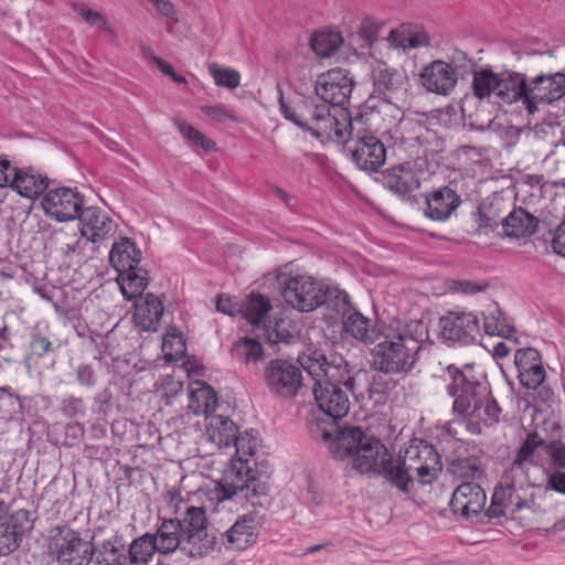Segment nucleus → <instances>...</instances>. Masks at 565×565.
Wrapping results in <instances>:
<instances>
[{
  "mask_svg": "<svg viewBox=\"0 0 565 565\" xmlns=\"http://www.w3.org/2000/svg\"><path fill=\"white\" fill-rule=\"evenodd\" d=\"M545 459L546 443L536 433L529 434L513 460L512 469H522L525 462L544 466Z\"/></svg>",
  "mask_w": 565,
  "mask_h": 565,
  "instance_id": "31",
  "label": "nucleus"
},
{
  "mask_svg": "<svg viewBox=\"0 0 565 565\" xmlns=\"http://www.w3.org/2000/svg\"><path fill=\"white\" fill-rule=\"evenodd\" d=\"M486 501V492L478 483L463 482L454 490L450 507L454 513L470 518L483 511Z\"/></svg>",
  "mask_w": 565,
  "mask_h": 565,
  "instance_id": "22",
  "label": "nucleus"
},
{
  "mask_svg": "<svg viewBox=\"0 0 565 565\" xmlns=\"http://www.w3.org/2000/svg\"><path fill=\"white\" fill-rule=\"evenodd\" d=\"M298 363L312 379V395L318 408L333 420L344 417L350 409L349 393L358 395V380L362 374L341 354L328 355L317 349H307Z\"/></svg>",
  "mask_w": 565,
  "mask_h": 565,
  "instance_id": "2",
  "label": "nucleus"
},
{
  "mask_svg": "<svg viewBox=\"0 0 565 565\" xmlns=\"http://www.w3.org/2000/svg\"><path fill=\"white\" fill-rule=\"evenodd\" d=\"M183 515L177 514L175 518L164 519L158 526L157 532L152 534L157 553L169 555L177 550H182L184 536Z\"/></svg>",
  "mask_w": 565,
  "mask_h": 565,
  "instance_id": "26",
  "label": "nucleus"
},
{
  "mask_svg": "<svg viewBox=\"0 0 565 565\" xmlns=\"http://www.w3.org/2000/svg\"><path fill=\"white\" fill-rule=\"evenodd\" d=\"M217 397L214 390L206 384H199L196 388L191 390L189 395V409L194 415H205L215 411Z\"/></svg>",
  "mask_w": 565,
  "mask_h": 565,
  "instance_id": "37",
  "label": "nucleus"
},
{
  "mask_svg": "<svg viewBox=\"0 0 565 565\" xmlns=\"http://www.w3.org/2000/svg\"><path fill=\"white\" fill-rule=\"evenodd\" d=\"M83 203V196L78 192L70 188H58L45 193L42 207L49 217L67 222L78 217Z\"/></svg>",
  "mask_w": 565,
  "mask_h": 565,
  "instance_id": "17",
  "label": "nucleus"
},
{
  "mask_svg": "<svg viewBox=\"0 0 565 565\" xmlns=\"http://www.w3.org/2000/svg\"><path fill=\"white\" fill-rule=\"evenodd\" d=\"M78 220L82 235L94 243L106 239L116 226L109 214L97 206L83 209Z\"/></svg>",
  "mask_w": 565,
  "mask_h": 565,
  "instance_id": "25",
  "label": "nucleus"
},
{
  "mask_svg": "<svg viewBox=\"0 0 565 565\" xmlns=\"http://www.w3.org/2000/svg\"><path fill=\"white\" fill-rule=\"evenodd\" d=\"M264 328L267 341L274 344H288L297 335V329L289 319L275 318L274 321H269V323L265 324Z\"/></svg>",
  "mask_w": 565,
  "mask_h": 565,
  "instance_id": "41",
  "label": "nucleus"
},
{
  "mask_svg": "<svg viewBox=\"0 0 565 565\" xmlns=\"http://www.w3.org/2000/svg\"><path fill=\"white\" fill-rule=\"evenodd\" d=\"M546 457L550 458L551 463L558 468H565V444L559 440L546 443Z\"/></svg>",
  "mask_w": 565,
  "mask_h": 565,
  "instance_id": "56",
  "label": "nucleus"
},
{
  "mask_svg": "<svg viewBox=\"0 0 565 565\" xmlns=\"http://www.w3.org/2000/svg\"><path fill=\"white\" fill-rule=\"evenodd\" d=\"M74 10L83 18V20L92 26L103 29L109 35L115 36V31L108 23L107 19L98 11L89 9L87 6L74 4Z\"/></svg>",
  "mask_w": 565,
  "mask_h": 565,
  "instance_id": "54",
  "label": "nucleus"
},
{
  "mask_svg": "<svg viewBox=\"0 0 565 565\" xmlns=\"http://www.w3.org/2000/svg\"><path fill=\"white\" fill-rule=\"evenodd\" d=\"M409 344L393 334L384 335L372 350L374 367L386 374L407 373L415 363V342Z\"/></svg>",
  "mask_w": 565,
  "mask_h": 565,
  "instance_id": "8",
  "label": "nucleus"
},
{
  "mask_svg": "<svg viewBox=\"0 0 565 565\" xmlns=\"http://www.w3.org/2000/svg\"><path fill=\"white\" fill-rule=\"evenodd\" d=\"M449 470L455 476L463 479L476 478L482 473L478 459L473 457L454 460Z\"/></svg>",
  "mask_w": 565,
  "mask_h": 565,
  "instance_id": "53",
  "label": "nucleus"
},
{
  "mask_svg": "<svg viewBox=\"0 0 565 565\" xmlns=\"http://www.w3.org/2000/svg\"><path fill=\"white\" fill-rule=\"evenodd\" d=\"M398 340L407 347L412 341L415 342V353L420 349V343L428 338L427 326L422 320H411L396 333H393Z\"/></svg>",
  "mask_w": 565,
  "mask_h": 565,
  "instance_id": "45",
  "label": "nucleus"
},
{
  "mask_svg": "<svg viewBox=\"0 0 565 565\" xmlns=\"http://www.w3.org/2000/svg\"><path fill=\"white\" fill-rule=\"evenodd\" d=\"M390 467L388 482L404 493L411 491L409 486L414 480L423 484L433 482L443 468L435 447L419 439L412 440L401 450Z\"/></svg>",
  "mask_w": 565,
  "mask_h": 565,
  "instance_id": "4",
  "label": "nucleus"
},
{
  "mask_svg": "<svg viewBox=\"0 0 565 565\" xmlns=\"http://www.w3.org/2000/svg\"><path fill=\"white\" fill-rule=\"evenodd\" d=\"M364 446L353 456L352 467L361 472H373L383 476L388 481L390 466L393 465V457L386 447L376 438L364 441Z\"/></svg>",
  "mask_w": 565,
  "mask_h": 565,
  "instance_id": "18",
  "label": "nucleus"
},
{
  "mask_svg": "<svg viewBox=\"0 0 565 565\" xmlns=\"http://www.w3.org/2000/svg\"><path fill=\"white\" fill-rule=\"evenodd\" d=\"M259 532L260 522L257 515L242 514L221 534V544L228 551H244L256 544Z\"/></svg>",
  "mask_w": 565,
  "mask_h": 565,
  "instance_id": "20",
  "label": "nucleus"
},
{
  "mask_svg": "<svg viewBox=\"0 0 565 565\" xmlns=\"http://www.w3.org/2000/svg\"><path fill=\"white\" fill-rule=\"evenodd\" d=\"M497 503L508 509L512 514L522 510V497L513 484L499 486L494 489L493 495Z\"/></svg>",
  "mask_w": 565,
  "mask_h": 565,
  "instance_id": "48",
  "label": "nucleus"
},
{
  "mask_svg": "<svg viewBox=\"0 0 565 565\" xmlns=\"http://www.w3.org/2000/svg\"><path fill=\"white\" fill-rule=\"evenodd\" d=\"M207 70L217 86L234 89L241 84V74L234 68L222 67L213 62L207 65Z\"/></svg>",
  "mask_w": 565,
  "mask_h": 565,
  "instance_id": "50",
  "label": "nucleus"
},
{
  "mask_svg": "<svg viewBox=\"0 0 565 565\" xmlns=\"http://www.w3.org/2000/svg\"><path fill=\"white\" fill-rule=\"evenodd\" d=\"M324 291L327 299L323 306L334 310L337 315L342 317V320L350 311L355 310L350 302L349 295L344 290H341L335 286L324 285Z\"/></svg>",
  "mask_w": 565,
  "mask_h": 565,
  "instance_id": "46",
  "label": "nucleus"
},
{
  "mask_svg": "<svg viewBox=\"0 0 565 565\" xmlns=\"http://www.w3.org/2000/svg\"><path fill=\"white\" fill-rule=\"evenodd\" d=\"M279 107L287 120L318 139L337 143L353 140L351 158L361 170L373 172L384 164L386 148L372 134V124L377 119V114L360 113L352 118L344 109L332 113L328 106L316 105L308 98L286 100L281 90Z\"/></svg>",
  "mask_w": 565,
  "mask_h": 565,
  "instance_id": "1",
  "label": "nucleus"
},
{
  "mask_svg": "<svg viewBox=\"0 0 565 565\" xmlns=\"http://www.w3.org/2000/svg\"><path fill=\"white\" fill-rule=\"evenodd\" d=\"M483 329L484 332L490 337L498 335L511 341L513 344L518 343V340L514 337L516 330L512 319L507 316V313L503 312L498 307V305H494L492 309L484 313Z\"/></svg>",
  "mask_w": 565,
  "mask_h": 565,
  "instance_id": "33",
  "label": "nucleus"
},
{
  "mask_svg": "<svg viewBox=\"0 0 565 565\" xmlns=\"http://www.w3.org/2000/svg\"><path fill=\"white\" fill-rule=\"evenodd\" d=\"M422 172L412 162L391 168L384 178L385 186L403 199L411 200L413 192L420 186Z\"/></svg>",
  "mask_w": 565,
  "mask_h": 565,
  "instance_id": "24",
  "label": "nucleus"
},
{
  "mask_svg": "<svg viewBox=\"0 0 565 565\" xmlns=\"http://www.w3.org/2000/svg\"><path fill=\"white\" fill-rule=\"evenodd\" d=\"M233 354L244 362H257L264 356L263 345L259 341L244 337L233 345Z\"/></svg>",
  "mask_w": 565,
  "mask_h": 565,
  "instance_id": "47",
  "label": "nucleus"
},
{
  "mask_svg": "<svg viewBox=\"0 0 565 565\" xmlns=\"http://www.w3.org/2000/svg\"><path fill=\"white\" fill-rule=\"evenodd\" d=\"M342 324L347 334L362 343H373L380 339L372 320L363 316L356 309L345 316L342 320Z\"/></svg>",
  "mask_w": 565,
  "mask_h": 565,
  "instance_id": "30",
  "label": "nucleus"
},
{
  "mask_svg": "<svg viewBox=\"0 0 565 565\" xmlns=\"http://www.w3.org/2000/svg\"><path fill=\"white\" fill-rule=\"evenodd\" d=\"M419 77L427 90L448 95L458 82V72L451 64L436 60L422 70Z\"/></svg>",
  "mask_w": 565,
  "mask_h": 565,
  "instance_id": "21",
  "label": "nucleus"
},
{
  "mask_svg": "<svg viewBox=\"0 0 565 565\" xmlns=\"http://www.w3.org/2000/svg\"><path fill=\"white\" fill-rule=\"evenodd\" d=\"M109 260L113 267L118 273L116 282L129 281L134 282H148L154 279L150 271L143 267L138 266L140 262V252L136 248L135 244L128 238H121L115 242L109 253Z\"/></svg>",
  "mask_w": 565,
  "mask_h": 565,
  "instance_id": "12",
  "label": "nucleus"
},
{
  "mask_svg": "<svg viewBox=\"0 0 565 565\" xmlns=\"http://www.w3.org/2000/svg\"><path fill=\"white\" fill-rule=\"evenodd\" d=\"M17 170L10 161L0 158V188L12 185Z\"/></svg>",
  "mask_w": 565,
  "mask_h": 565,
  "instance_id": "61",
  "label": "nucleus"
},
{
  "mask_svg": "<svg viewBox=\"0 0 565 565\" xmlns=\"http://www.w3.org/2000/svg\"><path fill=\"white\" fill-rule=\"evenodd\" d=\"M169 505L175 514L183 515L184 536L181 552L193 558H202L215 551L216 536L207 532V520L202 507L183 502L180 492H169Z\"/></svg>",
  "mask_w": 565,
  "mask_h": 565,
  "instance_id": "5",
  "label": "nucleus"
},
{
  "mask_svg": "<svg viewBox=\"0 0 565 565\" xmlns=\"http://www.w3.org/2000/svg\"><path fill=\"white\" fill-rule=\"evenodd\" d=\"M440 339L449 344L468 345L481 334L480 320L473 312L449 311L439 319Z\"/></svg>",
  "mask_w": 565,
  "mask_h": 565,
  "instance_id": "11",
  "label": "nucleus"
},
{
  "mask_svg": "<svg viewBox=\"0 0 565 565\" xmlns=\"http://www.w3.org/2000/svg\"><path fill=\"white\" fill-rule=\"evenodd\" d=\"M374 437L367 436L361 427L351 426L344 427L338 431L333 438L330 449L338 458H344L347 456H354L360 447L364 446V441L373 439Z\"/></svg>",
  "mask_w": 565,
  "mask_h": 565,
  "instance_id": "28",
  "label": "nucleus"
},
{
  "mask_svg": "<svg viewBox=\"0 0 565 565\" xmlns=\"http://www.w3.org/2000/svg\"><path fill=\"white\" fill-rule=\"evenodd\" d=\"M61 412L67 418L84 417L86 406L81 397L67 396L61 402Z\"/></svg>",
  "mask_w": 565,
  "mask_h": 565,
  "instance_id": "55",
  "label": "nucleus"
},
{
  "mask_svg": "<svg viewBox=\"0 0 565 565\" xmlns=\"http://www.w3.org/2000/svg\"><path fill=\"white\" fill-rule=\"evenodd\" d=\"M206 435L220 448L232 447L238 435V428L228 417L213 415L206 424Z\"/></svg>",
  "mask_w": 565,
  "mask_h": 565,
  "instance_id": "32",
  "label": "nucleus"
},
{
  "mask_svg": "<svg viewBox=\"0 0 565 565\" xmlns=\"http://www.w3.org/2000/svg\"><path fill=\"white\" fill-rule=\"evenodd\" d=\"M268 281L278 282H308L313 280L311 276L301 271L292 262L285 264L282 267L277 268L273 273H268L266 276Z\"/></svg>",
  "mask_w": 565,
  "mask_h": 565,
  "instance_id": "49",
  "label": "nucleus"
},
{
  "mask_svg": "<svg viewBox=\"0 0 565 565\" xmlns=\"http://www.w3.org/2000/svg\"><path fill=\"white\" fill-rule=\"evenodd\" d=\"M509 203L499 195L492 196L488 202H484L479 207V227L495 228L499 224L502 225V218Z\"/></svg>",
  "mask_w": 565,
  "mask_h": 565,
  "instance_id": "38",
  "label": "nucleus"
},
{
  "mask_svg": "<svg viewBox=\"0 0 565 565\" xmlns=\"http://www.w3.org/2000/svg\"><path fill=\"white\" fill-rule=\"evenodd\" d=\"M20 514L24 515L25 512H18L10 521L0 523V556L10 554L19 546L24 533V527L18 523Z\"/></svg>",
  "mask_w": 565,
  "mask_h": 565,
  "instance_id": "39",
  "label": "nucleus"
},
{
  "mask_svg": "<svg viewBox=\"0 0 565 565\" xmlns=\"http://www.w3.org/2000/svg\"><path fill=\"white\" fill-rule=\"evenodd\" d=\"M449 396L454 397L452 412L468 418L467 429L475 435L481 433V424L491 426L499 422L501 408L491 396L486 375L476 371L473 364L446 367Z\"/></svg>",
  "mask_w": 565,
  "mask_h": 565,
  "instance_id": "3",
  "label": "nucleus"
},
{
  "mask_svg": "<svg viewBox=\"0 0 565 565\" xmlns=\"http://www.w3.org/2000/svg\"><path fill=\"white\" fill-rule=\"evenodd\" d=\"M31 354L43 356L52 351V342L40 333H32L30 342Z\"/></svg>",
  "mask_w": 565,
  "mask_h": 565,
  "instance_id": "59",
  "label": "nucleus"
},
{
  "mask_svg": "<svg viewBox=\"0 0 565 565\" xmlns=\"http://www.w3.org/2000/svg\"><path fill=\"white\" fill-rule=\"evenodd\" d=\"M76 379L83 386H93L96 382L95 372L88 364H81L77 366Z\"/></svg>",
  "mask_w": 565,
  "mask_h": 565,
  "instance_id": "62",
  "label": "nucleus"
},
{
  "mask_svg": "<svg viewBox=\"0 0 565 565\" xmlns=\"http://www.w3.org/2000/svg\"><path fill=\"white\" fill-rule=\"evenodd\" d=\"M46 178L33 170H17L13 188L20 195L34 199L46 188Z\"/></svg>",
  "mask_w": 565,
  "mask_h": 565,
  "instance_id": "36",
  "label": "nucleus"
},
{
  "mask_svg": "<svg viewBox=\"0 0 565 565\" xmlns=\"http://www.w3.org/2000/svg\"><path fill=\"white\" fill-rule=\"evenodd\" d=\"M514 365L518 371V379L523 387L527 390L540 388L539 396L543 403L553 398V391L544 386L546 371L536 349H518L514 353Z\"/></svg>",
  "mask_w": 565,
  "mask_h": 565,
  "instance_id": "10",
  "label": "nucleus"
},
{
  "mask_svg": "<svg viewBox=\"0 0 565 565\" xmlns=\"http://www.w3.org/2000/svg\"><path fill=\"white\" fill-rule=\"evenodd\" d=\"M353 79L349 72L342 68H332L319 75L316 82V93L330 109L332 106H343L353 89Z\"/></svg>",
  "mask_w": 565,
  "mask_h": 565,
  "instance_id": "16",
  "label": "nucleus"
},
{
  "mask_svg": "<svg viewBox=\"0 0 565 565\" xmlns=\"http://www.w3.org/2000/svg\"><path fill=\"white\" fill-rule=\"evenodd\" d=\"M186 350L183 333L175 327H170L162 338V351L167 361L180 360Z\"/></svg>",
  "mask_w": 565,
  "mask_h": 565,
  "instance_id": "44",
  "label": "nucleus"
},
{
  "mask_svg": "<svg viewBox=\"0 0 565 565\" xmlns=\"http://www.w3.org/2000/svg\"><path fill=\"white\" fill-rule=\"evenodd\" d=\"M156 552L152 534L146 533L131 542L127 559L132 564H147Z\"/></svg>",
  "mask_w": 565,
  "mask_h": 565,
  "instance_id": "43",
  "label": "nucleus"
},
{
  "mask_svg": "<svg viewBox=\"0 0 565 565\" xmlns=\"http://www.w3.org/2000/svg\"><path fill=\"white\" fill-rule=\"evenodd\" d=\"M90 559L96 565H122L127 561L126 548L122 540L116 535L96 543L92 547Z\"/></svg>",
  "mask_w": 565,
  "mask_h": 565,
  "instance_id": "29",
  "label": "nucleus"
},
{
  "mask_svg": "<svg viewBox=\"0 0 565 565\" xmlns=\"http://www.w3.org/2000/svg\"><path fill=\"white\" fill-rule=\"evenodd\" d=\"M425 215L433 221H446L459 206L461 200L449 186H443L426 195Z\"/></svg>",
  "mask_w": 565,
  "mask_h": 565,
  "instance_id": "27",
  "label": "nucleus"
},
{
  "mask_svg": "<svg viewBox=\"0 0 565 565\" xmlns=\"http://www.w3.org/2000/svg\"><path fill=\"white\" fill-rule=\"evenodd\" d=\"M343 43L338 31H320L311 38V47L320 57L331 56Z\"/></svg>",
  "mask_w": 565,
  "mask_h": 565,
  "instance_id": "42",
  "label": "nucleus"
},
{
  "mask_svg": "<svg viewBox=\"0 0 565 565\" xmlns=\"http://www.w3.org/2000/svg\"><path fill=\"white\" fill-rule=\"evenodd\" d=\"M258 445V437L253 429L238 434L233 445L236 449V459H248L254 456Z\"/></svg>",
  "mask_w": 565,
  "mask_h": 565,
  "instance_id": "52",
  "label": "nucleus"
},
{
  "mask_svg": "<svg viewBox=\"0 0 565 565\" xmlns=\"http://www.w3.org/2000/svg\"><path fill=\"white\" fill-rule=\"evenodd\" d=\"M265 382L271 393L282 397H294L302 387V375L294 363L275 359L266 365Z\"/></svg>",
  "mask_w": 565,
  "mask_h": 565,
  "instance_id": "14",
  "label": "nucleus"
},
{
  "mask_svg": "<svg viewBox=\"0 0 565 565\" xmlns=\"http://www.w3.org/2000/svg\"><path fill=\"white\" fill-rule=\"evenodd\" d=\"M372 73L375 90L382 95L385 100L396 104L405 99L408 85V77L405 71L379 62L373 67Z\"/></svg>",
  "mask_w": 565,
  "mask_h": 565,
  "instance_id": "19",
  "label": "nucleus"
},
{
  "mask_svg": "<svg viewBox=\"0 0 565 565\" xmlns=\"http://www.w3.org/2000/svg\"><path fill=\"white\" fill-rule=\"evenodd\" d=\"M173 122L177 126L179 132L193 145L199 146L206 151L213 150L215 148L214 141L206 138L202 132H200L186 121L175 118Z\"/></svg>",
  "mask_w": 565,
  "mask_h": 565,
  "instance_id": "51",
  "label": "nucleus"
},
{
  "mask_svg": "<svg viewBox=\"0 0 565 565\" xmlns=\"http://www.w3.org/2000/svg\"><path fill=\"white\" fill-rule=\"evenodd\" d=\"M282 297L288 305L302 312L323 306L327 299L324 285H285Z\"/></svg>",
  "mask_w": 565,
  "mask_h": 565,
  "instance_id": "23",
  "label": "nucleus"
},
{
  "mask_svg": "<svg viewBox=\"0 0 565 565\" xmlns=\"http://www.w3.org/2000/svg\"><path fill=\"white\" fill-rule=\"evenodd\" d=\"M147 285H118L127 300H135L134 321L143 331H156L163 316L162 300L145 292Z\"/></svg>",
  "mask_w": 565,
  "mask_h": 565,
  "instance_id": "9",
  "label": "nucleus"
},
{
  "mask_svg": "<svg viewBox=\"0 0 565 565\" xmlns=\"http://www.w3.org/2000/svg\"><path fill=\"white\" fill-rule=\"evenodd\" d=\"M520 83L516 72L497 74L490 70H482L473 74L472 89L475 96L480 99L494 95L502 103L512 104L515 103L514 88Z\"/></svg>",
  "mask_w": 565,
  "mask_h": 565,
  "instance_id": "13",
  "label": "nucleus"
},
{
  "mask_svg": "<svg viewBox=\"0 0 565 565\" xmlns=\"http://www.w3.org/2000/svg\"><path fill=\"white\" fill-rule=\"evenodd\" d=\"M388 41L394 47L408 50L427 46L429 36L423 31L401 28L390 32Z\"/></svg>",
  "mask_w": 565,
  "mask_h": 565,
  "instance_id": "40",
  "label": "nucleus"
},
{
  "mask_svg": "<svg viewBox=\"0 0 565 565\" xmlns=\"http://www.w3.org/2000/svg\"><path fill=\"white\" fill-rule=\"evenodd\" d=\"M222 499L245 500L255 504L254 499L267 492V484L248 465V459H234L223 471L218 481Z\"/></svg>",
  "mask_w": 565,
  "mask_h": 565,
  "instance_id": "6",
  "label": "nucleus"
},
{
  "mask_svg": "<svg viewBox=\"0 0 565 565\" xmlns=\"http://www.w3.org/2000/svg\"><path fill=\"white\" fill-rule=\"evenodd\" d=\"M552 490L559 492L562 494H565V472L555 471V472L550 473L547 476L546 487L543 489H540V491L543 493V495L550 494V492Z\"/></svg>",
  "mask_w": 565,
  "mask_h": 565,
  "instance_id": "57",
  "label": "nucleus"
},
{
  "mask_svg": "<svg viewBox=\"0 0 565 565\" xmlns=\"http://www.w3.org/2000/svg\"><path fill=\"white\" fill-rule=\"evenodd\" d=\"M241 303L234 301L231 297L221 295L216 301V309L228 316H234L239 312Z\"/></svg>",
  "mask_w": 565,
  "mask_h": 565,
  "instance_id": "63",
  "label": "nucleus"
},
{
  "mask_svg": "<svg viewBox=\"0 0 565 565\" xmlns=\"http://www.w3.org/2000/svg\"><path fill=\"white\" fill-rule=\"evenodd\" d=\"M516 76L521 83L514 88L515 102H522L529 114H534L539 105L552 104L564 96V73L541 74L531 79L522 73H516Z\"/></svg>",
  "mask_w": 565,
  "mask_h": 565,
  "instance_id": "7",
  "label": "nucleus"
},
{
  "mask_svg": "<svg viewBox=\"0 0 565 565\" xmlns=\"http://www.w3.org/2000/svg\"><path fill=\"white\" fill-rule=\"evenodd\" d=\"M504 234L509 237H521L535 232L537 218L523 209H513L502 218Z\"/></svg>",
  "mask_w": 565,
  "mask_h": 565,
  "instance_id": "34",
  "label": "nucleus"
},
{
  "mask_svg": "<svg viewBox=\"0 0 565 565\" xmlns=\"http://www.w3.org/2000/svg\"><path fill=\"white\" fill-rule=\"evenodd\" d=\"M269 299L260 294L252 292L239 306V313L253 326H265L267 315L271 310Z\"/></svg>",
  "mask_w": 565,
  "mask_h": 565,
  "instance_id": "35",
  "label": "nucleus"
},
{
  "mask_svg": "<svg viewBox=\"0 0 565 565\" xmlns=\"http://www.w3.org/2000/svg\"><path fill=\"white\" fill-rule=\"evenodd\" d=\"M201 110L204 115L220 122H225L226 120L237 121V117L231 114L223 105L202 106Z\"/></svg>",
  "mask_w": 565,
  "mask_h": 565,
  "instance_id": "58",
  "label": "nucleus"
},
{
  "mask_svg": "<svg viewBox=\"0 0 565 565\" xmlns=\"http://www.w3.org/2000/svg\"><path fill=\"white\" fill-rule=\"evenodd\" d=\"M552 247L556 254L565 256V222L555 230Z\"/></svg>",
  "mask_w": 565,
  "mask_h": 565,
  "instance_id": "64",
  "label": "nucleus"
},
{
  "mask_svg": "<svg viewBox=\"0 0 565 565\" xmlns=\"http://www.w3.org/2000/svg\"><path fill=\"white\" fill-rule=\"evenodd\" d=\"M380 30L379 23L372 18H365L359 28V35L370 44L375 41Z\"/></svg>",
  "mask_w": 565,
  "mask_h": 565,
  "instance_id": "60",
  "label": "nucleus"
},
{
  "mask_svg": "<svg viewBox=\"0 0 565 565\" xmlns=\"http://www.w3.org/2000/svg\"><path fill=\"white\" fill-rule=\"evenodd\" d=\"M51 548L56 554L60 565H87L90 561L92 546L83 541L78 533L70 527H57Z\"/></svg>",
  "mask_w": 565,
  "mask_h": 565,
  "instance_id": "15",
  "label": "nucleus"
}]
</instances>
